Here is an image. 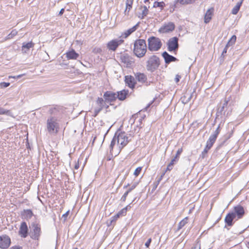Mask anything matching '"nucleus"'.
I'll use <instances>...</instances> for the list:
<instances>
[{
	"instance_id": "f257e3e1",
	"label": "nucleus",
	"mask_w": 249,
	"mask_h": 249,
	"mask_svg": "<svg viewBox=\"0 0 249 249\" xmlns=\"http://www.w3.org/2000/svg\"><path fill=\"white\" fill-rule=\"evenodd\" d=\"M133 52L138 57L141 58L144 56L147 52L145 40L142 39H137L134 44Z\"/></svg>"
},
{
	"instance_id": "f03ea898",
	"label": "nucleus",
	"mask_w": 249,
	"mask_h": 249,
	"mask_svg": "<svg viewBox=\"0 0 249 249\" xmlns=\"http://www.w3.org/2000/svg\"><path fill=\"white\" fill-rule=\"evenodd\" d=\"M146 64L147 70L150 72H154L160 64V59L157 55H152L148 58Z\"/></svg>"
},
{
	"instance_id": "7ed1b4c3",
	"label": "nucleus",
	"mask_w": 249,
	"mask_h": 249,
	"mask_svg": "<svg viewBox=\"0 0 249 249\" xmlns=\"http://www.w3.org/2000/svg\"><path fill=\"white\" fill-rule=\"evenodd\" d=\"M148 49L151 52L159 51L162 46L161 40L155 36H150L147 39Z\"/></svg>"
},
{
	"instance_id": "20e7f679",
	"label": "nucleus",
	"mask_w": 249,
	"mask_h": 249,
	"mask_svg": "<svg viewBox=\"0 0 249 249\" xmlns=\"http://www.w3.org/2000/svg\"><path fill=\"white\" fill-rule=\"evenodd\" d=\"M59 128L57 119L53 117H50L47 120V128L48 131L51 134H56Z\"/></svg>"
},
{
	"instance_id": "39448f33",
	"label": "nucleus",
	"mask_w": 249,
	"mask_h": 249,
	"mask_svg": "<svg viewBox=\"0 0 249 249\" xmlns=\"http://www.w3.org/2000/svg\"><path fill=\"white\" fill-rule=\"evenodd\" d=\"M30 228L31 238L34 240H38L41 234L40 224L36 222H34L31 224Z\"/></svg>"
},
{
	"instance_id": "423d86ee",
	"label": "nucleus",
	"mask_w": 249,
	"mask_h": 249,
	"mask_svg": "<svg viewBox=\"0 0 249 249\" xmlns=\"http://www.w3.org/2000/svg\"><path fill=\"white\" fill-rule=\"evenodd\" d=\"M114 136L116 138L117 144L120 150L124 148L128 142V137L126 136L125 132L116 133Z\"/></svg>"
},
{
	"instance_id": "0eeeda50",
	"label": "nucleus",
	"mask_w": 249,
	"mask_h": 249,
	"mask_svg": "<svg viewBox=\"0 0 249 249\" xmlns=\"http://www.w3.org/2000/svg\"><path fill=\"white\" fill-rule=\"evenodd\" d=\"M96 106L94 107L93 114L92 116L95 117L98 113L102 110L104 107L107 108L109 106L107 105L106 101L102 98L98 97L96 101Z\"/></svg>"
},
{
	"instance_id": "6e6552de",
	"label": "nucleus",
	"mask_w": 249,
	"mask_h": 249,
	"mask_svg": "<svg viewBox=\"0 0 249 249\" xmlns=\"http://www.w3.org/2000/svg\"><path fill=\"white\" fill-rule=\"evenodd\" d=\"M178 39L177 37H173L169 39L167 45V49L169 52H176L178 49Z\"/></svg>"
},
{
	"instance_id": "1a4fd4ad",
	"label": "nucleus",
	"mask_w": 249,
	"mask_h": 249,
	"mask_svg": "<svg viewBox=\"0 0 249 249\" xmlns=\"http://www.w3.org/2000/svg\"><path fill=\"white\" fill-rule=\"evenodd\" d=\"M233 213L234 216L237 220L242 218L245 214V212L244 208L240 205H238L234 207L233 211L231 212Z\"/></svg>"
},
{
	"instance_id": "9d476101",
	"label": "nucleus",
	"mask_w": 249,
	"mask_h": 249,
	"mask_svg": "<svg viewBox=\"0 0 249 249\" xmlns=\"http://www.w3.org/2000/svg\"><path fill=\"white\" fill-rule=\"evenodd\" d=\"M120 60L127 68L131 67L134 62L133 59L126 53L121 54Z\"/></svg>"
},
{
	"instance_id": "9b49d317",
	"label": "nucleus",
	"mask_w": 249,
	"mask_h": 249,
	"mask_svg": "<svg viewBox=\"0 0 249 249\" xmlns=\"http://www.w3.org/2000/svg\"><path fill=\"white\" fill-rule=\"evenodd\" d=\"M220 133L219 125L217 127L213 134H212L208 140L206 146L207 149H211L215 142L218 134Z\"/></svg>"
},
{
	"instance_id": "f8f14e48",
	"label": "nucleus",
	"mask_w": 249,
	"mask_h": 249,
	"mask_svg": "<svg viewBox=\"0 0 249 249\" xmlns=\"http://www.w3.org/2000/svg\"><path fill=\"white\" fill-rule=\"evenodd\" d=\"M11 244L10 238L6 234L0 236V248L2 249H7Z\"/></svg>"
},
{
	"instance_id": "ddd939ff",
	"label": "nucleus",
	"mask_w": 249,
	"mask_h": 249,
	"mask_svg": "<svg viewBox=\"0 0 249 249\" xmlns=\"http://www.w3.org/2000/svg\"><path fill=\"white\" fill-rule=\"evenodd\" d=\"M123 42L124 40L122 39H113L107 43V48L109 50L115 51Z\"/></svg>"
},
{
	"instance_id": "4468645a",
	"label": "nucleus",
	"mask_w": 249,
	"mask_h": 249,
	"mask_svg": "<svg viewBox=\"0 0 249 249\" xmlns=\"http://www.w3.org/2000/svg\"><path fill=\"white\" fill-rule=\"evenodd\" d=\"M104 101L106 103H111L117 99V94L111 91H107L104 94Z\"/></svg>"
},
{
	"instance_id": "2eb2a0df",
	"label": "nucleus",
	"mask_w": 249,
	"mask_h": 249,
	"mask_svg": "<svg viewBox=\"0 0 249 249\" xmlns=\"http://www.w3.org/2000/svg\"><path fill=\"white\" fill-rule=\"evenodd\" d=\"M174 29V24L172 22H169L160 28L159 32L161 33H166L173 31Z\"/></svg>"
},
{
	"instance_id": "dca6fc26",
	"label": "nucleus",
	"mask_w": 249,
	"mask_h": 249,
	"mask_svg": "<svg viewBox=\"0 0 249 249\" xmlns=\"http://www.w3.org/2000/svg\"><path fill=\"white\" fill-rule=\"evenodd\" d=\"M19 234L23 238H26L28 235V228L25 222H22L21 223L19 230Z\"/></svg>"
},
{
	"instance_id": "f3484780",
	"label": "nucleus",
	"mask_w": 249,
	"mask_h": 249,
	"mask_svg": "<svg viewBox=\"0 0 249 249\" xmlns=\"http://www.w3.org/2000/svg\"><path fill=\"white\" fill-rule=\"evenodd\" d=\"M162 56L164 59L165 63L167 64H169L172 62H175L178 60L177 58L171 55H170L167 52L165 51L162 53Z\"/></svg>"
},
{
	"instance_id": "a211bd4d",
	"label": "nucleus",
	"mask_w": 249,
	"mask_h": 249,
	"mask_svg": "<svg viewBox=\"0 0 249 249\" xmlns=\"http://www.w3.org/2000/svg\"><path fill=\"white\" fill-rule=\"evenodd\" d=\"M125 84L131 89H133L136 84L134 78L131 75H127L125 76Z\"/></svg>"
},
{
	"instance_id": "6ab92c4d",
	"label": "nucleus",
	"mask_w": 249,
	"mask_h": 249,
	"mask_svg": "<svg viewBox=\"0 0 249 249\" xmlns=\"http://www.w3.org/2000/svg\"><path fill=\"white\" fill-rule=\"evenodd\" d=\"M236 219L234 216L233 213L231 212L229 213L225 218V222L228 226H231L233 225V220Z\"/></svg>"
},
{
	"instance_id": "aec40b11",
	"label": "nucleus",
	"mask_w": 249,
	"mask_h": 249,
	"mask_svg": "<svg viewBox=\"0 0 249 249\" xmlns=\"http://www.w3.org/2000/svg\"><path fill=\"white\" fill-rule=\"evenodd\" d=\"M134 75L136 79L140 83H144L147 80V76L143 73L136 72L134 74Z\"/></svg>"
},
{
	"instance_id": "412c9836",
	"label": "nucleus",
	"mask_w": 249,
	"mask_h": 249,
	"mask_svg": "<svg viewBox=\"0 0 249 249\" xmlns=\"http://www.w3.org/2000/svg\"><path fill=\"white\" fill-rule=\"evenodd\" d=\"M213 11L214 9L213 8H211L207 11L204 16L205 23H208L210 21L211 19H212Z\"/></svg>"
},
{
	"instance_id": "4be33fe9",
	"label": "nucleus",
	"mask_w": 249,
	"mask_h": 249,
	"mask_svg": "<svg viewBox=\"0 0 249 249\" xmlns=\"http://www.w3.org/2000/svg\"><path fill=\"white\" fill-rule=\"evenodd\" d=\"M66 55L68 59H76L79 56V54L73 49L67 52Z\"/></svg>"
},
{
	"instance_id": "5701e85b",
	"label": "nucleus",
	"mask_w": 249,
	"mask_h": 249,
	"mask_svg": "<svg viewBox=\"0 0 249 249\" xmlns=\"http://www.w3.org/2000/svg\"><path fill=\"white\" fill-rule=\"evenodd\" d=\"M22 217L27 220L31 218L33 215V213L30 209L24 210L21 213Z\"/></svg>"
},
{
	"instance_id": "b1692460",
	"label": "nucleus",
	"mask_w": 249,
	"mask_h": 249,
	"mask_svg": "<svg viewBox=\"0 0 249 249\" xmlns=\"http://www.w3.org/2000/svg\"><path fill=\"white\" fill-rule=\"evenodd\" d=\"M229 101V99H225L224 100V103L222 104V106L219 107L218 108L217 112V114H220L221 115L225 114V108L227 107Z\"/></svg>"
},
{
	"instance_id": "393cba45",
	"label": "nucleus",
	"mask_w": 249,
	"mask_h": 249,
	"mask_svg": "<svg viewBox=\"0 0 249 249\" xmlns=\"http://www.w3.org/2000/svg\"><path fill=\"white\" fill-rule=\"evenodd\" d=\"M128 91L125 90H123L117 92V98H118L120 100H124L128 94Z\"/></svg>"
},
{
	"instance_id": "a878e982",
	"label": "nucleus",
	"mask_w": 249,
	"mask_h": 249,
	"mask_svg": "<svg viewBox=\"0 0 249 249\" xmlns=\"http://www.w3.org/2000/svg\"><path fill=\"white\" fill-rule=\"evenodd\" d=\"M34 44L32 42H30L27 43H23L22 46V51L23 53H27L30 48L33 47Z\"/></svg>"
},
{
	"instance_id": "bb28decb",
	"label": "nucleus",
	"mask_w": 249,
	"mask_h": 249,
	"mask_svg": "<svg viewBox=\"0 0 249 249\" xmlns=\"http://www.w3.org/2000/svg\"><path fill=\"white\" fill-rule=\"evenodd\" d=\"M138 23H137L136 25H135V26H134L133 27H132V28L128 29L127 30H126L125 32H124V37H128L129 35H130L132 33H133L134 32H135L137 29V27L138 26Z\"/></svg>"
},
{
	"instance_id": "cd10ccee",
	"label": "nucleus",
	"mask_w": 249,
	"mask_h": 249,
	"mask_svg": "<svg viewBox=\"0 0 249 249\" xmlns=\"http://www.w3.org/2000/svg\"><path fill=\"white\" fill-rule=\"evenodd\" d=\"M165 6V4L163 1L158 2L155 1L153 4V7L154 8H159L160 10V11H162L164 7Z\"/></svg>"
},
{
	"instance_id": "c85d7f7f",
	"label": "nucleus",
	"mask_w": 249,
	"mask_h": 249,
	"mask_svg": "<svg viewBox=\"0 0 249 249\" xmlns=\"http://www.w3.org/2000/svg\"><path fill=\"white\" fill-rule=\"evenodd\" d=\"M192 95L189 93H186L183 97L181 98L182 102L184 104L188 103L191 100Z\"/></svg>"
},
{
	"instance_id": "c756f323",
	"label": "nucleus",
	"mask_w": 249,
	"mask_h": 249,
	"mask_svg": "<svg viewBox=\"0 0 249 249\" xmlns=\"http://www.w3.org/2000/svg\"><path fill=\"white\" fill-rule=\"evenodd\" d=\"M133 3V0H126V8L124 11L125 14H126V12L128 13L132 8Z\"/></svg>"
},
{
	"instance_id": "7c9ffc66",
	"label": "nucleus",
	"mask_w": 249,
	"mask_h": 249,
	"mask_svg": "<svg viewBox=\"0 0 249 249\" xmlns=\"http://www.w3.org/2000/svg\"><path fill=\"white\" fill-rule=\"evenodd\" d=\"M6 115L13 117V114L10 110H7L0 106V115Z\"/></svg>"
},
{
	"instance_id": "2f4dec72",
	"label": "nucleus",
	"mask_w": 249,
	"mask_h": 249,
	"mask_svg": "<svg viewBox=\"0 0 249 249\" xmlns=\"http://www.w3.org/2000/svg\"><path fill=\"white\" fill-rule=\"evenodd\" d=\"M241 5L242 1L237 2L236 5L232 8L231 13L233 15H236L238 13Z\"/></svg>"
},
{
	"instance_id": "473e14b6",
	"label": "nucleus",
	"mask_w": 249,
	"mask_h": 249,
	"mask_svg": "<svg viewBox=\"0 0 249 249\" xmlns=\"http://www.w3.org/2000/svg\"><path fill=\"white\" fill-rule=\"evenodd\" d=\"M188 217H186L178 223V230H180L188 223Z\"/></svg>"
},
{
	"instance_id": "72a5a7b5",
	"label": "nucleus",
	"mask_w": 249,
	"mask_h": 249,
	"mask_svg": "<svg viewBox=\"0 0 249 249\" xmlns=\"http://www.w3.org/2000/svg\"><path fill=\"white\" fill-rule=\"evenodd\" d=\"M196 0H176L175 3H179L181 4H190L195 2Z\"/></svg>"
},
{
	"instance_id": "f704fd0d",
	"label": "nucleus",
	"mask_w": 249,
	"mask_h": 249,
	"mask_svg": "<svg viewBox=\"0 0 249 249\" xmlns=\"http://www.w3.org/2000/svg\"><path fill=\"white\" fill-rule=\"evenodd\" d=\"M236 40V36L235 35L232 36H231V37L230 38V39L229 40V41L228 42L226 45H227L229 47L232 46V45H233L235 43Z\"/></svg>"
},
{
	"instance_id": "c9c22d12",
	"label": "nucleus",
	"mask_w": 249,
	"mask_h": 249,
	"mask_svg": "<svg viewBox=\"0 0 249 249\" xmlns=\"http://www.w3.org/2000/svg\"><path fill=\"white\" fill-rule=\"evenodd\" d=\"M18 32L16 30H12L11 32L5 37V40H8L12 38L14 36H16Z\"/></svg>"
},
{
	"instance_id": "e433bc0d",
	"label": "nucleus",
	"mask_w": 249,
	"mask_h": 249,
	"mask_svg": "<svg viewBox=\"0 0 249 249\" xmlns=\"http://www.w3.org/2000/svg\"><path fill=\"white\" fill-rule=\"evenodd\" d=\"M142 11L141 15H142V18H144V17H145L147 16L149 10L146 6H143V7H142Z\"/></svg>"
},
{
	"instance_id": "4c0bfd02",
	"label": "nucleus",
	"mask_w": 249,
	"mask_h": 249,
	"mask_svg": "<svg viewBox=\"0 0 249 249\" xmlns=\"http://www.w3.org/2000/svg\"><path fill=\"white\" fill-rule=\"evenodd\" d=\"M142 167H137L134 172V175L136 176V177H138L139 174H140L141 171H142Z\"/></svg>"
},
{
	"instance_id": "58836bf2",
	"label": "nucleus",
	"mask_w": 249,
	"mask_h": 249,
	"mask_svg": "<svg viewBox=\"0 0 249 249\" xmlns=\"http://www.w3.org/2000/svg\"><path fill=\"white\" fill-rule=\"evenodd\" d=\"M127 212V207H124L118 212L119 214L121 216H124L126 214Z\"/></svg>"
},
{
	"instance_id": "ea45409f",
	"label": "nucleus",
	"mask_w": 249,
	"mask_h": 249,
	"mask_svg": "<svg viewBox=\"0 0 249 249\" xmlns=\"http://www.w3.org/2000/svg\"><path fill=\"white\" fill-rule=\"evenodd\" d=\"M210 149H207V146H205L204 149L203 150V151L202 152V153H201L202 158H204L205 157L206 155L208 153V150Z\"/></svg>"
},
{
	"instance_id": "a19ab883",
	"label": "nucleus",
	"mask_w": 249,
	"mask_h": 249,
	"mask_svg": "<svg viewBox=\"0 0 249 249\" xmlns=\"http://www.w3.org/2000/svg\"><path fill=\"white\" fill-rule=\"evenodd\" d=\"M117 142V140H116V138H115V136H114L111 142V143H110V148L112 149L113 148V147L114 146V145L115 144L116 142Z\"/></svg>"
},
{
	"instance_id": "79ce46f5",
	"label": "nucleus",
	"mask_w": 249,
	"mask_h": 249,
	"mask_svg": "<svg viewBox=\"0 0 249 249\" xmlns=\"http://www.w3.org/2000/svg\"><path fill=\"white\" fill-rule=\"evenodd\" d=\"M182 148L178 149V150L177 151L176 155V156H175L174 158H176L177 159H178L179 158L180 155L182 153Z\"/></svg>"
},
{
	"instance_id": "37998d69",
	"label": "nucleus",
	"mask_w": 249,
	"mask_h": 249,
	"mask_svg": "<svg viewBox=\"0 0 249 249\" xmlns=\"http://www.w3.org/2000/svg\"><path fill=\"white\" fill-rule=\"evenodd\" d=\"M0 85L1 88H6L8 87L10 85V83H6V82H1L0 83Z\"/></svg>"
},
{
	"instance_id": "c03bdc74",
	"label": "nucleus",
	"mask_w": 249,
	"mask_h": 249,
	"mask_svg": "<svg viewBox=\"0 0 249 249\" xmlns=\"http://www.w3.org/2000/svg\"><path fill=\"white\" fill-rule=\"evenodd\" d=\"M174 165L172 163H169L167 166L165 172L170 171L173 168Z\"/></svg>"
},
{
	"instance_id": "a18cd8bd",
	"label": "nucleus",
	"mask_w": 249,
	"mask_h": 249,
	"mask_svg": "<svg viewBox=\"0 0 249 249\" xmlns=\"http://www.w3.org/2000/svg\"><path fill=\"white\" fill-rule=\"evenodd\" d=\"M137 183H133L130 188L127 190V191L129 192H131L135 188L136 186L137 185Z\"/></svg>"
},
{
	"instance_id": "49530a36",
	"label": "nucleus",
	"mask_w": 249,
	"mask_h": 249,
	"mask_svg": "<svg viewBox=\"0 0 249 249\" xmlns=\"http://www.w3.org/2000/svg\"><path fill=\"white\" fill-rule=\"evenodd\" d=\"M152 239L151 238H149L147 242L145 243V246L146 248H149L150 244L151 242Z\"/></svg>"
},
{
	"instance_id": "de8ad7c7",
	"label": "nucleus",
	"mask_w": 249,
	"mask_h": 249,
	"mask_svg": "<svg viewBox=\"0 0 249 249\" xmlns=\"http://www.w3.org/2000/svg\"><path fill=\"white\" fill-rule=\"evenodd\" d=\"M180 78H181V76L177 74L176 75V77L175 78V82L176 83H178L179 81V80H180Z\"/></svg>"
},
{
	"instance_id": "09e8293b",
	"label": "nucleus",
	"mask_w": 249,
	"mask_h": 249,
	"mask_svg": "<svg viewBox=\"0 0 249 249\" xmlns=\"http://www.w3.org/2000/svg\"><path fill=\"white\" fill-rule=\"evenodd\" d=\"M69 211H68L66 213L62 215V217L64 218V220H66L67 218L68 215L69 214Z\"/></svg>"
},
{
	"instance_id": "8fccbe9b",
	"label": "nucleus",
	"mask_w": 249,
	"mask_h": 249,
	"mask_svg": "<svg viewBox=\"0 0 249 249\" xmlns=\"http://www.w3.org/2000/svg\"><path fill=\"white\" fill-rule=\"evenodd\" d=\"M228 47H229V46H228L227 45H226L225 48L224 49V50L222 52L221 55H224L225 53H227V49H228Z\"/></svg>"
},
{
	"instance_id": "3c124183",
	"label": "nucleus",
	"mask_w": 249,
	"mask_h": 249,
	"mask_svg": "<svg viewBox=\"0 0 249 249\" xmlns=\"http://www.w3.org/2000/svg\"><path fill=\"white\" fill-rule=\"evenodd\" d=\"M121 215L119 214V213H118L116 215H115L113 217V220L112 221L116 220Z\"/></svg>"
},
{
	"instance_id": "603ef678",
	"label": "nucleus",
	"mask_w": 249,
	"mask_h": 249,
	"mask_svg": "<svg viewBox=\"0 0 249 249\" xmlns=\"http://www.w3.org/2000/svg\"><path fill=\"white\" fill-rule=\"evenodd\" d=\"M79 167V160H77V162L75 163L74 165V169L77 170Z\"/></svg>"
},
{
	"instance_id": "864d4df0",
	"label": "nucleus",
	"mask_w": 249,
	"mask_h": 249,
	"mask_svg": "<svg viewBox=\"0 0 249 249\" xmlns=\"http://www.w3.org/2000/svg\"><path fill=\"white\" fill-rule=\"evenodd\" d=\"M228 139V138H225L224 139V140L221 142L220 145H219V146H222L223 145H224V143L226 142V141Z\"/></svg>"
},
{
	"instance_id": "5fc2aeb1",
	"label": "nucleus",
	"mask_w": 249,
	"mask_h": 249,
	"mask_svg": "<svg viewBox=\"0 0 249 249\" xmlns=\"http://www.w3.org/2000/svg\"><path fill=\"white\" fill-rule=\"evenodd\" d=\"M93 52L95 53H100L101 52V49L100 48H95Z\"/></svg>"
},
{
	"instance_id": "6e6d98bb",
	"label": "nucleus",
	"mask_w": 249,
	"mask_h": 249,
	"mask_svg": "<svg viewBox=\"0 0 249 249\" xmlns=\"http://www.w3.org/2000/svg\"><path fill=\"white\" fill-rule=\"evenodd\" d=\"M10 249H22V248L19 246H14L11 247Z\"/></svg>"
},
{
	"instance_id": "4d7b16f0",
	"label": "nucleus",
	"mask_w": 249,
	"mask_h": 249,
	"mask_svg": "<svg viewBox=\"0 0 249 249\" xmlns=\"http://www.w3.org/2000/svg\"><path fill=\"white\" fill-rule=\"evenodd\" d=\"M176 158H174L171 161V162L169 163H172V165H174L175 162L176 161Z\"/></svg>"
},
{
	"instance_id": "13d9d810",
	"label": "nucleus",
	"mask_w": 249,
	"mask_h": 249,
	"mask_svg": "<svg viewBox=\"0 0 249 249\" xmlns=\"http://www.w3.org/2000/svg\"><path fill=\"white\" fill-rule=\"evenodd\" d=\"M64 12V8H62L60 10V12L59 13L58 15L59 16H61L63 14Z\"/></svg>"
},
{
	"instance_id": "bf43d9fd",
	"label": "nucleus",
	"mask_w": 249,
	"mask_h": 249,
	"mask_svg": "<svg viewBox=\"0 0 249 249\" xmlns=\"http://www.w3.org/2000/svg\"><path fill=\"white\" fill-rule=\"evenodd\" d=\"M126 197H125V196H123L121 200L123 201V202H124L126 200Z\"/></svg>"
},
{
	"instance_id": "052dcab7",
	"label": "nucleus",
	"mask_w": 249,
	"mask_h": 249,
	"mask_svg": "<svg viewBox=\"0 0 249 249\" xmlns=\"http://www.w3.org/2000/svg\"><path fill=\"white\" fill-rule=\"evenodd\" d=\"M129 193H130V192H128V191L127 190V191L124 193V194L123 195V196H125V197H127V196L128 194Z\"/></svg>"
},
{
	"instance_id": "680f3d73",
	"label": "nucleus",
	"mask_w": 249,
	"mask_h": 249,
	"mask_svg": "<svg viewBox=\"0 0 249 249\" xmlns=\"http://www.w3.org/2000/svg\"><path fill=\"white\" fill-rule=\"evenodd\" d=\"M166 172H165V171H164V172L162 173V174L161 175L160 177H161V178H163V176H164V175H165V173H166Z\"/></svg>"
},
{
	"instance_id": "e2e57ef3",
	"label": "nucleus",
	"mask_w": 249,
	"mask_h": 249,
	"mask_svg": "<svg viewBox=\"0 0 249 249\" xmlns=\"http://www.w3.org/2000/svg\"><path fill=\"white\" fill-rule=\"evenodd\" d=\"M176 3H175V2H174V6H173V7H172V9H173L172 11H173L174 10V7L175 6V4H176ZM170 11H172V10H170Z\"/></svg>"
},
{
	"instance_id": "0e129e2a",
	"label": "nucleus",
	"mask_w": 249,
	"mask_h": 249,
	"mask_svg": "<svg viewBox=\"0 0 249 249\" xmlns=\"http://www.w3.org/2000/svg\"><path fill=\"white\" fill-rule=\"evenodd\" d=\"M162 179V178L161 177H160L159 180H158V183L160 182V181Z\"/></svg>"
},
{
	"instance_id": "69168bd1",
	"label": "nucleus",
	"mask_w": 249,
	"mask_h": 249,
	"mask_svg": "<svg viewBox=\"0 0 249 249\" xmlns=\"http://www.w3.org/2000/svg\"><path fill=\"white\" fill-rule=\"evenodd\" d=\"M125 207H127V210L128 209H130L131 206L130 205H127Z\"/></svg>"
},
{
	"instance_id": "338daca9",
	"label": "nucleus",
	"mask_w": 249,
	"mask_h": 249,
	"mask_svg": "<svg viewBox=\"0 0 249 249\" xmlns=\"http://www.w3.org/2000/svg\"><path fill=\"white\" fill-rule=\"evenodd\" d=\"M129 184H127V185L126 186H124V188H127Z\"/></svg>"
},
{
	"instance_id": "774afa93",
	"label": "nucleus",
	"mask_w": 249,
	"mask_h": 249,
	"mask_svg": "<svg viewBox=\"0 0 249 249\" xmlns=\"http://www.w3.org/2000/svg\"><path fill=\"white\" fill-rule=\"evenodd\" d=\"M22 75H19L18 76H17V77L18 78H20L21 77Z\"/></svg>"
}]
</instances>
